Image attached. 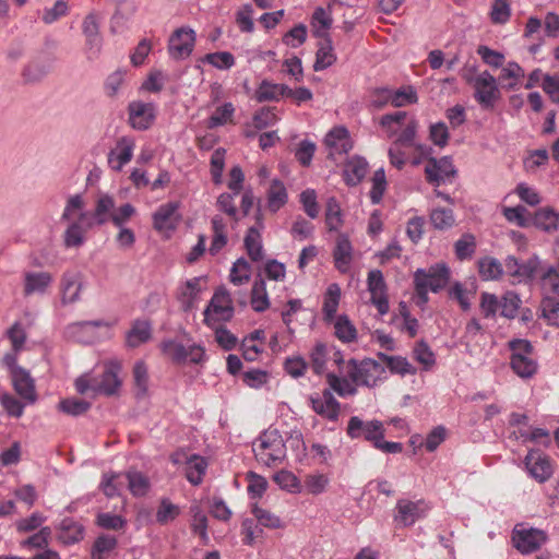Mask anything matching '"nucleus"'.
Instances as JSON below:
<instances>
[{
    "mask_svg": "<svg viewBox=\"0 0 559 559\" xmlns=\"http://www.w3.org/2000/svg\"><path fill=\"white\" fill-rule=\"evenodd\" d=\"M257 461L272 467L281 464L286 457V445L277 429H267L252 443Z\"/></svg>",
    "mask_w": 559,
    "mask_h": 559,
    "instance_id": "1",
    "label": "nucleus"
},
{
    "mask_svg": "<svg viewBox=\"0 0 559 559\" xmlns=\"http://www.w3.org/2000/svg\"><path fill=\"white\" fill-rule=\"evenodd\" d=\"M346 373L356 385L373 388L384 376L385 368L371 358H352L346 362Z\"/></svg>",
    "mask_w": 559,
    "mask_h": 559,
    "instance_id": "2",
    "label": "nucleus"
},
{
    "mask_svg": "<svg viewBox=\"0 0 559 559\" xmlns=\"http://www.w3.org/2000/svg\"><path fill=\"white\" fill-rule=\"evenodd\" d=\"M512 352L511 368L521 378H532L537 371V362L531 357L533 346L530 341L516 338L509 342Z\"/></svg>",
    "mask_w": 559,
    "mask_h": 559,
    "instance_id": "3",
    "label": "nucleus"
},
{
    "mask_svg": "<svg viewBox=\"0 0 559 559\" xmlns=\"http://www.w3.org/2000/svg\"><path fill=\"white\" fill-rule=\"evenodd\" d=\"M160 349L164 355L178 365L187 362L198 365L205 360V349L198 344L185 346L175 340H166L162 342Z\"/></svg>",
    "mask_w": 559,
    "mask_h": 559,
    "instance_id": "4",
    "label": "nucleus"
},
{
    "mask_svg": "<svg viewBox=\"0 0 559 559\" xmlns=\"http://www.w3.org/2000/svg\"><path fill=\"white\" fill-rule=\"evenodd\" d=\"M233 316L234 307L229 292L225 287L217 288L204 310V322L212 325L215 321H229Z\"/></svg>",
    "mask_w": 559,
    "mask_h": 559,
    "instance_id": "5",
    "label": "nucleus"
},
{
    "mask_svg": "<svg viewBox=\"0 0 559 559\" xmlns=\"http://www.w3.org/2000/svg\"><path fill=\"white\" fill-rule=\"evenodd\" d=\"M474 97L484 109H492L500 98V90L496 78L483 71L473 80Z\"/></svg>",
    "mask_w": 559,
    "mask_h": 559,
    "instance_id": "6",
    "label": "nucleus"
},
{
    "mask_svg": "<svg viewBox=\"0 0 559 559\" xmlns=\"http://www.w3.org/2000/svg\"><path fill=\"white\" fill-rule=\"evenodd\" d=\"M540 259L537 254H533L526 261L521 262L514 255H508L504 259L506 272L509 276L513 277L515 283H530L532 282L538 270L540 269Z\"/></svg>",
    "mask_w": 559,
    "mask_h": 559,
    "instance_id": "7",
    "label": "nucleus"
},
{
    "mask_svg": "<svg viewBox=\"0 0 559 559\" xmlns=\"http://www.w3.org/2000/svg\"><path fill=\"white\" fill-rule=\"evenodd\" d=\"M346 433L350 439H365L374 444L377 441H381V438L385 436V429L382 421L378 419L364 421L358 416H353L348 420Z\"/></svg>",
    "mask_w": 559,
    "mask_h": 559,
    "instance_id": "8",
    "label": "nucleus"
},
{
    "mask_svg": "<svg viewBox=\"0 0 559 559\" xmlns=\"http://www.w3.org/2000/svg\"><path fill=\"white\" fill-rule=\"evenodd\" d=\"M197 35L188 26L179 27L174 31L168 40V53L175 60L188 58L194 48Z\"/></svg>",
    "mask_w": 559,
    "mask_h": 559,
    "instance_id": "9",
    "label": "nucleus"
},
{
    "mask_svg": "<svg viewBox=\"0 0 559 559\" xmlns=\"http://www.w3.org/2000/svg\"><path fill=\"white\" fill-rule=\"evenodd\" d=\"M512 540L521 554L527 555L538 550L546 543L547 534L538 528L516 525L513 530Z\"/></svg>",
    "mask_w": 559,
    "mask_h": 559,
    "instance_id": "10",
    "label": "nucleus"
},
{
    "mask_svg": "<svg viewBox=\"0 0 559 559\" xmlns=\"http://www.w3.org/2000/svg\"><path fill=\"white\" fill-rule=\"evenodd\" d=\"M128 122L134 130L144 131L151 128L156 118V106L153 103L133 100L128 105Z\"/></svg>",
    "mask_w": 559,
    "mask_h": 559,
    "instance_id": "11",
    "label": "nucleus"
},
{
    "mask_svg": "<svg viewBox=\"0 0 559 559\" xmlns=\"http://www.w3.org/2000/svg\"><path fill=\"white\" fill-rule=\"evenodd\" d=\"M309 402L312 411L329 421H337L341 413V404L334 397L330 389H324L322 394H311Z\"/></svg>",
    "mask_w": 559,
    "mask_h": 559,
    "instance_id": "12",
    "label": "nucleus"
},
{
    "mask_svg": "<svg viewBox=\"0 0 559 559\" xmlns=\"http://www.w3.org/2000/svg\"><path fill=\"white\" fill-rule=\"evenodd\" d=\"M368 290L371 295L370 301L376 306L378 312L383 316L389 312L388 287L380 270H371L367 278Z\"/></svg>",
    "mask_w": 559,
    "mask_h": 559,
    "instance_id": "13",
    "label": "nucleus"
},
{
    "mask_svg": "<svg viewBox=\"0 0 559 559\" xmlns=\"http://www.w3.org/2000/svg\"><path fill=\"white\" fill-rule=\"evenodd\" d=\"M116 206L115 199L109 194H100L96 201L95 210L91 214L88 212L80 213V222L87 228L94 225H105L110 221V215L114 213Z\"/></svg>",
    "mask_w": 559,
    "mask_h": 559,
    "instance_id": "14",
    "label": "nucleus"
},
{
    "mask_svg": "<svg viewBox=\"0 0 559 559\" xmlns=\"http://www.w3.org/2000/svg\"><path fill=\"white\" fill-rule=\"evenodd\" d=\"M426 179L429 183L439 187L441 183L451 180L456 174L450 157H430L425 165Z\"/></svg>",
    "mask_w": 559,
    "mask_h": 559,
    "instance_id": "15",
    "label": "nucleus"
},
{
    "mask_svg": "<svg viewBox=\"0 0 559 559\" xmlns=\"http://www.w3.org/2000/svg\"><path fill=\"white\" fill-rule=\"evenodd\" d=\"M179 202H167L158 206L153 213V227L159 233H171L174 231L180 219Z\"/></svg>",
    "mask_w": 559,
    "mask_h": 559,
    "instance_id": "16",
    "label": "nucleus"
},
{
    "mask_svg": "<svg viewBox=\"0 0 559 559\" xmlns=\"http://www.w3.org/2000/svg\"><path fill=\"white\" fill-rule=\"evenodd\" d=\"M12 386L15 393L25 402V404L33 405L38 400L36 391L35 379L31 376V372L23 368L16 369L15 373L10 376Z\"/></svg>",
    "mask_w": 559,
    "mask_h": 559,
    "instance_id": "17",
    "label": "nucleus"
},
{
    "mask_svg": "<svg viewBox=\"0 0 559 559\" xmlns=\"http://www.w3.org/2000/svg\"><path fill=\"white\" fill-rule=\"evenodd\" d=\"M397 515L395 520L403 526H411L417 520L426 516L429 507L424 500L411 501L400 499L396 503Z\"/></svg>",
    "mask_w": 559,
    "mask_h": 559,
    "instance_id": "18",
    "label": "nucleus"
},
{
    "mask_svg": "<svg viewBox=\"0 0 559 559\" xmlns=\"http://www.w3.org/2000/svg\"><path fill=\"white\" fill-rule=\"evenodd\" d=\"M135 147L134 139L131 136H121L116 147L108 153V165L115 171H120L133 156Z\"/></svg>",
    "mask_w": 559,
    "mask_h": 559,
    "instance_id": "19",
    "label": "nucleus"
},
{
    "mask_svg": "<svg viewBox=\"0 0 559 559\" xmlns=\"http://www.w3.org/2000/svg\"><path fill=\"white\" fill-rule=\"evenodd\" d=\"M416 272L423 273L419 282H423L425 288L433 293L443 289L450 280V269L444 263L431 265L428 271L418 269Z\"/></svg>",
    "mask_w": 559,
    "mask_h": 559,
    "instance_id": "20",
    "label": "nucleus"
},
{
    "mask_svg": "<svg viewBox=\"0 0 559 559\" xmlns=\"http://www.w3.org/2000/svg\"><path fill=\"white\" fill-rule=\"evenodd\" d=\"M83 289L82 275L79 272L67 271L60 280V293L62 305L74 304L80 300Z\"/></svg>",
    "mask_w": 559,
    "mask_h": 559,
    "instance_id": "21",
    "label": "nucleus"
},
{
    "mask_svg": "<svg viewBox=\"0 0 559 559\" xmlns=\"http://www.w3.org/2000/svg\"><path fill=\"white\" fill-rule=\"evenodd\" d=\"M525 465L531 476L544 483L552 475V466L548 456L542 454L539 451L531 450L525 456Z\"/></svg>",
    "mask_w": 559,
    "mask_h": 559,
    "instance_id": "22",
    "label": "nucleus"
},
{
    "mask_svg": "<svg viewBox=\"0 0 559 559\" xmlns=\"http://www.w3.org/2000/svg\"><path fill=\"white\" fill-rule=\"evenodd\" d=\"M53 283V276L49 272H26L23 281V295H44Z\"/></svg>",
    "mask_w": 559,
    "mask_h": 559,
    "instance_id": "23",
    "label": "nucleus"
},
{
    "mask_svg": "<svg viewBox=\"0 0 559 559\" xmlns=\"http://www.w3.org/2000/svg\"><path fill=\"white\" fill-rule=\"evenodd\" d=\"M119 371L120 366L116 362H111L100 377H95V394H104L107 396L116 394L121 385V381L118 377Z\"/></svg>",
    "mask_w": 559,
    "mask_h": 559,
    "instance_id": "24",
    "label": "nucleus"
},
{
    "mask_svg": "<svg viewBox=\"0 0 559 559\" xmlns=\"http://www.w3.org/2000/svg\"><path fill=\"white\" fill-rule=\"evenodd\" d=\"M324 144L329 148V157L346 154L352 150L348 130L345 127H335L325 135Z\"/></svg>",
    "mask_w": 559,
    "mask_h": 559,
    "instance_id": "25",
    "label": "nucleus"
},
{
    "mask_svg": "<svg viewBox=\"0 0 559 559\" xmlns=\"http://www.w3.org/2000/svg\"><path fill=\"white\" fill-rule=\"evenodd\" d=\"M313 35L323 39V41L320 43L313 64L314 71H322L331 67L336 61V56L333 52L332 40L328 33L316 29Z\"/></svg>",
    "mask_w": 559,
    "mask_h": 559,
    "instance_id": "26",
    "label": "nucleus"
},
{
    "mask_svg": "<svg viewBox=\"0 0 559 559\" xmlns=\"http://www.w3.org/2000/svg\"><path fill=\"white\" fill-rule=\"evenodd\" d=\"M335 267L341 273H347L353 260V247L345 234H340L333 250Z\"/></svg>",
    "mask_w": 559,
    "mask_h": 559,
    "instance_id": "27",
    "label": "nucleus"
},
{
    "mask_svg": "<svg viewBox=\"0 0 559 559\" xmlns=\"http://www.w3.org/2000/svg\"><path fill=\"white\" fill-rule=\"evenodd\" d=\"M532 224L548 234L559 229V212L550 206L538 209L533 216Z\"/></svg>",
    "mask_w": 559,
    "mask_h": 559,
    "instance_id": "28",
    "label": "nucleus"
},
{
    "mask_svg": "<svg viewBox=\"0 0 559 559\" xmlns=\"http://www.w3.org/2000/svg\"><path fill=\"white\" fill-rule=\"evenodd\" d=\"M367 170V160L360 156H354L344 165V179L348 186H356L365 178Z\"/></svg>",
    "mask_w": 559,
    "mask_h": 559,
    "instance_id": "29",
    "label": "nucleus"
},
{
    "mask_svg": "<svg viewBox=\"0 0 559 559\" xmlns=\"http://www.w3.org/2000/svg\"><path fill=\"white\" fill-rule=\"evenodd\" d=\"M58 530V539L64 545L79 543L84 536L83 526L71 518L63 519Z\"/></svg>",
    "mask_w": 559,
    "mask_h": 559,
    "instance_id": "30",
    "label": "nucleus"
},
{
    "mask_svg": "<svg viewBox=\"0 0 559 559\" xmlns=\"http://www.w3.org/2000/svg\"><path fill=\"white\" fill-rule=\"evenodd\" d=\"M341 300V288L338 284H330L326 288L323 299V319L326 323H331L336 319V312Z\"/></svg>",
    "mask_w": 559,
    "mask_h": 559,
    "instance_id": "31",
    "label": "nucleus"
},
{
    "mask_svg": "<svg viewBox=\"0 0 559 559\" xmlns=\"http://www.w3.org/2000/svg\"><path fill=\"white\" fill-rule=\"evenodd\" d=\"M267 209L272 213H276L288 201V194L285 185L278 180L273 179L266 193Z\"/></svg>",
    "mask_w": 559,
    "mask_h": 559,
    "instance_id": "32",
    "label": "nucleus"
},
{
    "mask_svg": "<svg viewBox=\"0 0 559 559\" xmlns=\"http://www.w3.org/2000/svg\"><path fill=\"white\" fill-rule=\"evenodd\" d=\"M152 336L151 323L146 320H135L131 330L127 333V345L138 347L146 343Z\"/></svg>",
    "mask_w": 559,
    "mask_h": 559,
    "instance_id": "33",
    "label": "nucleus"
},
{
    "mask_svg": "<svg viewBox=\"0 0 559 559\" xmlns=\"http://www.w3.org/2000/svg\"><path fill=\"white\" fill-rule=\"evenodd\" d=\"M478 273L484 281H498L503 275V265L492 257H484L478 260Z\"/></svg>",
    "mask_w": 559,
    "mask_h": 559,
    "instance_id": "34",
    "label": "nucleus"
},
{
    "mask_svg": "<svg viewBox=\"0 0 559 559\" xmlns=\"http://www.w3.org/2000/svg\"><path fill=\"white\" fill-rule=\"evenodd\" d=\"M243 243L249 258L253 262H259L263 259L262 237L258 227H250L248 229Z\"/></svg>",
    "mask_w": 559,
    "mask_h": 559,
    "instance_id": "35",
    "label": "nucleus"
},
{
    "mask_svg": "<svg viewBox=\"0 0 559 559\" xmlns=\"http://www.w3.org/2000/svg\"><path fill=\"white\" fill-rule=\"evenodd\" d=\"M186 477L192 485H200L207 468V462L204 457L192 454L187 459Z\"/></svg>",
    "mask_w": 559,
    "mask_h": 559,
    "instance_id": "36",
    "label": "nucleus"
},
{
    "mask_svg": "<svg viewBox=\"0 0 559 559\" xmlns=\"http://www.w3.org/2000/svg\"><path fill=\"white\" fill-rule=\"evenodd\" d=\"M326 381L330 390H333L338 396L347 397L357 394V386L348 377H340L333 372L326 374Z\"/></svg>",
    "mask_w": 559,
    "mask_h": 559,
    "instance_id": "37",
    "label": "nucleus"
},
{
    "mask_svg": "<svg viewBox=\"0 0 559 559\" xmlns=\"http://www.w3.org/2000/svg\"><path fill=\"white\" fill-rule=\"evenodd\" d=\"M334 330L335 336L343 343H352L357 340V329L346 314L334 319Z\"/></svg>",
    "mask_w": 559,
    "mask_h": 559,
    "instance_id": "38",
    "label": "nucleus"
},
{
    "mask_svg": "<svg viewBox=\"0 0 559 559\" xmlns=\"http://www.w3.org/2000/svg\"><path fill=\"white\" fill-rule=\"evenodd\" d=\"M250 304L257 312H263L270 307L266 284L261 277L257 278L252 285Z\"/></svg>",
    "mask_w": 559,
    "mask_h": 559,
    "instance_id": "39",
    "label": "nucleus"
},
{
    "mask_svg": "<svg viewBox=\"0 0 559 559\" xmlns=\"http://www.w3.org/2000/svg\"><path fill=\"white\" fill-rule=\"evenodd\" d=\"M378 357L382 362H385L392 373H399L401 376L414 374L416 368L413 367L409 361L402 356H389L384 353H378Z\"/></svg>",
    "mask_w": 559,
    "mask_h": 559,
    "instance_id": "40",
    "label": "nucleus"
},
{
    "mask_svg": "<svg viewBox=\"0 0 559 559\" xmlns=\"http://www.w3.org/2000/svg\"><path fill=\"white\" fill-rule=\"evenodd\" d=\"M476 238L473 234L465 233L454 242V253L457 260L464 261L473 258L476 251Z\"/></svg>",
    "mask_w": 559,
    "mask_h": 559,
    "instance_id": "41",
    "label": "nucleus"
},
{
    "mask_svg": "<svg viewBox=\"0 0 559 559\" xmlns=\"http://www.w3.org/2000/svg\"><path fill=\"white\" fill-rule=\"evenodd\" d=\"M325 223L329 230H338L343 225V214L338 201L331 197L326 201Z\"/></svg>",
    "mask_w": 559,
    "mask_h": 559,
    "instance_id": "42",
    "label": "nucleus"
},
{
    "mask_svg": "<svg viewBox=\"0 0 559 559\" xmlns=\"http://www.w3.org/2000/svg\"><path fill=\"white\" fill-rule=\"evenodd\" d=\"M251 265L245 258L237 259L230 270L229 280L234 285H243L250 281Z\"/></svg>",
    "mask_w": 559,
    "mask_h": 559,
    "instance_id": "43",
    "label": "nucleus"
},
{
    "mask_svg": "<svg viewBox=\"0 0 559 559\" xmlns=\"http://www.w3.org/2000/svg\"><path fill=\"white\" fill-rule=\"evenodd\" d=\"M430 223L439 230L452 228L455 224L453 211L442 207L433 209L430 213Z\"/></svg>",
    "mask_w": 559,
    "mask_h": 559,
    "instance_id": "44",
    "label": "nucleus"
},
{
    "mask_svg": "<svg viewBox=\"0 0 559 559\" xmlns=\"http://www.w3.org/2000/svg\"><path fill=\"white\" fill-rule=\"evenodd\" d=\"M418 102V96L416 90L411 86H403L399 90L392 88V97L391 105L394 107H404L407 105H413Z\"/></svg>",
    "mask_w": 559,
    "mask_h": 559,
    "instance_id": "45",
    "label": "nucleus"
},
{
    "mask_svg": "<svg viewBox=\"0 0 559 559\" xmlns=\"http://www.w3.org/2000/svg\"><path fill=\"white\" fill-rule=\"evenodd\" d=\"M371 190L369 193L370 200L372 204H379L383 198V194L386 190V178L383 168H379L373 173L371 178Z\"/></svg>",
    "mask_w": 559,
    "mask_h": 559,
    "instance_id": "46",
    "label": "nucleus"
},
{
    "mask_svg": "<svg viewBox=\"0 0 559 559\" xmlns=\"http://www.w3.org/2000/svg\"><path fill=\"white\" fill-rule=\"evenodd\" d=\"M540 285L548 293L559 296V270L555 265H547L540 274Z\"/></svg>",
    "mask_w": 559,
    "mask_h": 559,
    "instance_id": "47",
    "label": "nucleus"
},
{
    "mask_svg": "<svg viewBox=\"0 0 559 559\" xmlns=\"http://www.w3.org/2000/svg\"><path fill=\"white\" fill-rule=\"evenodd\" d=\"M90 408V402L74 397L61 400L58 404V409L70 416H81L85 414Z\"/></svg>",
    "mask_w": 559,
    "mask_h": 559,
    "instance_id": "48",
    "label": "nucleus"
},
{
    "mask_svg": "<svg viewBox=\"0 0 559 559\" xmlns=\"http://www.w3.org/2000/svg\"><path fill=\"white\" fill-rule=\"evenodd\" d=\"M407 114L405 111H395L393 114L383 115L380 118V126L385 131L389 138L397 133V130L403 124Z\"/></svg>",
    "mask_w": 559,
    "mask_h": 559,
    "instance_id": "49",
    "label": "nucleus"
},
{
    "mask_svg": "<svg viewBox=\"0 0 559 559\" xmlns=\"http://www.w3.org/2000/svg\"><path fill=\"white\" fill-rule=\"evenodd\" d=\"M234 112V105L231 103H225L223 106L217 107L213 115L209 118L207 127L210 129H214L226 124L227 122L231 121Z\"/></svg>",
    "mask_w": 559,
    "mask_h": 559,
    "instance_id": "50",
    "label": "nucleus"
},
{
    "mask_svg": "<svg viewBox=\"0 0 559 559\" xmlns=\"http://www.w3.org/2000/svg\"><path fill=\"white\" fill-rule=\"evenodd\" d=\"M328 360V347L324 343L318 342L310 353V364L316 374H322L325 371Z\"/></svg>",
    "mask_w": 559,
    "mask_h": 559,
    "instance_id": "51",
    "label": "nucleus"
},
{
    "mask_svg": "<svg viewBox=\"0 0 559 559\" xmlns=\"http://www.w3.org/2000/svg\"><path fill=\"white\" fill-rule=\"evenodd\" d=\"M128 486L133 496H145L150 489V481L146 476L140 472H129L126 475Z\"/></svg>",
    "mask_w": 559,
    "mask_h": 559,
    "instance_id": "52",
    "label": "nucleus"
},
{
    "mask_svg": "<svg viewBox=\"0 0 559 559\" xmlns=\"http://www.w3.org/2000/svg\"><path fill=\"white\" fill-rule=\"evenodd\" d=\"M180 514V508L174 504L169 499L164 498L160 500L159 507L156 511V522L164 525L174 521Z\"/></svg>",
    "mask_w": 559,
    "mask_h": 559,
    "instance_id": "53",
    "label": "nucleus"
},
{
    "mask_svg": "<svg viewBox=\"0 0 559 559\" xmlns=\"http://www.w3.org/2000/svg\"><path fill=\"white\" fill-rule=\"evenodd\" d=\"M557 297L547 296L540 304L543 317L555 326H559V299Z\"/></svg>",
    "mask_w": 559,
    "mask_h": 559,
    "instance_id": "54",
    "label": "nucleus"
},
{
    "mask_svg": "<svg viewBox=\"0 0 559 559\" xmlns=\"http://www.w3.org/2000/svg\"><path fill=\"white\" fill-rule=\"evenodd\" d=\"M489 15L493 24H506L511 17L509 0H493Z\"/></svg>",
    "mask_w": 559,
    "mask_h": 559,
    "instance_id": "55",
    "label": "nucleus"
},
{
    "mask_svg": "<svg viewBox=\"0 0 559 559\" xmlns=\"http://www.w3.org/2000/svg\"><path fill=\"white\" fill-rule=\"evenodd\" d=\"M133 380L136 388V395H145L148 389V372L144 361L139 360L134 364Z\"/></svg>",
    "mask_w": 559,
    "mask_h": 559,
    "instance_id": "56",
    "label": "nucleus"
},
{
    "mask_svg": "<svg viewBox=\"0 0 559 559\" xmlns=\"http://www.w3.org/2000/svg\"><path fill=\"white\" fill-rule=\"evenodd\" d=\"M0 404L9 416L15 418H20L23 415L26 405L24 401L22 402L7 392L0 395Z\"/></svg>",
    "mask_w": 559,
    "mask_h": 559,
    "instance_id": "57",
    "label": "nucleus"
},
{
    "mask_svg": "<svg viewBox=\"0 0 559 559\" xmlns=\"http://www.w3.org/2000/svg\"><path fill=\"white\" fill-rule=\"evenodd\" d=\"M203 61L219 70H228L235 66V57L228 51L207 53Z\"/></svg>",
    "mask_w": 559,
    "mask_h": 559,
    "instance_id": "58",
    "label": "nucleus"
},
{
    "mask_svg": "<svg viewBox=\"0 0 559 559\" xmlns=\"http://www.w3.org/2000/svg\"><path fill=\"white\" fill-rule=\"evenodd\" d=\"M116 546V537L110 535H102L95 540L91 557L92 559H104V555L114 550Z\"/></svg>",
    "mask_w": 559,
    "mask_h": 559,
    "instance_id": "59",
    "label": "nucleus"
},
{
    "mask_svg": "<svg viewBox=\"0 0 559 559\" xmlns=\"http://www.w3.org/2000/svg\"><path fill=\"white\" fill-rule=\"evenodd\" d=\"M254 98L259 103L280 100L277 83H273L269 80H263L255 90Z\"/></svg>",
    "mask_w": 559,
    "mask_h": 559,
    "instance_id": "60",
    "label": "nucleus"
},
{
    "mask_svg": "<svg viewBox=\"0 0 559 559\" xmlns=\"http://www.w3.org/2000/svg\"><path fill=\"white\" fill-rule=\"evenodd\" d=\"M192 513L191 530L193 533L199 534L203 540L207 539V516L199 506H192L190 509Z\"/></svg>",
    "mask_w": 559,
    "mask_h": 559,
    "instance_id": "61",
    "label": "nucleus"
},
{
    "mask_svg": "<svg viewBox=\"0 0 559 559\" xmlns=\"http://www.w3.org/2000/svg\"><path fill=\"white\" fill-rule=\"evenodd\" d=\"M51 528L49 526L41 527L37 533L33 534L21 543L22 547L45 549L49 545Z\"/></svg>",
    "mask_w": 559,
    "mask_h": 559,
    "instance_id": "62",
    "label": "nucleus"
},
{
    "mask_svg": "<svg viewBox=\"0 0 559 559\" xmlns=\"http://www.w3.org/2000/svg\"><path fill=\"white\" fill-rule=\"evenodd\" d=\"M274 480L281 488L289 492H299L301 489L299 479L289 471H280L275 474Z\"/></svg>",
    "mask_w": 559,
    "mask_h": 559,
    "instance_id": "63",
    "label": "nucleus"
},
{
    "mask_svg": "<svg viewBox=\"0 0 559 559\" xmlns=\"http://www.w3.org/2000/svg\"><path fill=\"white\" fill-rule=\"evenodd\" d=\"M7 337L11 342L12 349L15 352H21L24 348L27 334L22 326L21 322H14L10 329L7 331Z\"/></svg>",
    "mask_w": 559,
    "mask_h": 559,
    "instance_id": "64",
    "label": "nucleus"
}]
</instances>
